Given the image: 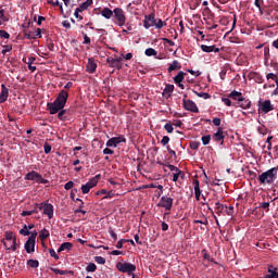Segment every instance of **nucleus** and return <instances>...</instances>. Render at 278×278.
<instances>
[{
  "label": "nucleus",
  "instance_id": "nucleus-1",
  "mask_svg": "<svg viewBox=\"0 0 278 278\" xmlns=\"http://www.w3.org/2000/svg\"><path fill=\"white\" fill-rule=\"evenodd\" d=\"M66 101H68V92L62 90L54 102L48 103V110L50 111V114H58V112L64 110Z\"/></svg>",
  "mask_w": 278,
  "mask_h": 278
},
{
  "label": "nucleus",
  "instance_id": "nucleus-2",
  "mask_svg": "<svg viewBox=\"0 0 278 278\" xmlns=\"http://www.w3.org/2000/svg\"><path fill=\"white\" fill-rule=\"evenodd\" d=\"M113 18H114L113 22L118 27H123L125 26V23H127V16L125 15V11L121 8H115L113 10Z\"/></svg>",
  "mask_w": 278,
  "mask_h": 278
},
{
  "label": "nucleus",
  "instance_id": "nucleus-3",
  "mask_svg": "<svg viewBox=\"0 0 278 278\" xmlns=\"http://www.w3.org/2000/svg\"><path fill=\"white\" fill-rule=\"evenodd\" d=\"M38 236L37 231H33L29 236L28 240L26 241L24 248L26 253H34L36 251V237Z\"/></svg>",
  "mask_w": 278,
  "mask_h": 278
},
{
  "label": "nucleus",
  "instance_id": "nucleus-4",
  "mask_svg": "<svg viewBox=\"0 0 278 278\" xmlns=\"http://www.w3.org/2000/svg\"><path fill=\"white\" fill-rule=\"evenodd\" d=\"M116 268L117 270H119V273H127V275H131L134 273H136V265L131 264V263H117L116 264Z\"/></svg>",
  "mask_w": 278,
  "mask_h": 278
},
{
  "label": "nucleus",
  "instance_id": "nucleus-5",
  "mask_svg": "<svg viewBox=\"0 0 278 278\" xmlns=\"http://www.w3.org/2000/svg\"><path fill=\"white\" fill-rule=\"evenodd\" d=\"M99 184V175L91 178L87 184L81 186L83 194H88L92 188H94Z\"/></svg>",
  "mask_w": 278,
  "mask_h": 278
},
{
  "label": "nucleus",
  "instance_id": "nucleus-6",
  "mask_svg": "<svg viewBox=\"0 0 278 278\" xmlns=\"http://www.w3.org/2000/svg\"><path fill=\"white\" fill-rule=\"evenodd\" d=\"M25 179L28 181H37V184H47V180L42 178V175L38 174L37 172H29L26 176Z\"/></svg>",
  "mask_w": 278,
  "mask_h": 278
},
{
  "label": "nucleus",
  "instance_id": "nucleus-7",
  "mask_svg": "<svg viewBox=\"0 0 278 278\" xmlns=\"http://www.w3.org/2000/svg\"><path fill=\"white\" fill-rule=\"evenodd\" d=\"M273 110H275V106H273L270 100H265L260 104L258 114H268V112H273Z\"/></svg>",
  "mask_w": 278,
  "mask_h": 278
},
{
  "label": "nucleus",
  "instance_id": "nucleus-8",
  "mask_svg": "<svg viewBox=\"0 0 278 278\" xmlns=\"http://www.w3.org/2000/svg\"><path fill=\"white\" fill-rule=\"evenodd\" d=\"M159 207L170 210V207H173V199L169 197L163 195L159 202Z\"/></svg>",
  "mask_w": 278,
  "mask_h": 278
},
{
  "label": "nucleus",
  "instance_id": "nucleus-9",
  "mask_svg": "<svg viewBox=\"0 0 278 278\" xmlns=\"http://www.w3.org/2000/svg\"><path fill=\"white\" fill-rule=\"evenodd\" d=\"M155 15L150 14V15H146L144 20H143V27L146 29H151V27H155Z\"/></svg>",
  "mask_w": 278,
  "mask_h": 278
},
{
  "label": "nucleus",
  "instance_id": "nucleus-10",
  "mask_svg": "<svg viewBox=\"0 0 278 278\" xmlns=\"http://www.w3.org/2000/svg\"><path fill=\"white\" fill-rule=\"evenodd\" d=\"M184 108L188 112H193L194 114L199 113V108L192 100H184Z\"/></svg>",
  "mask_w": 278,
  "mask_h": 278
},
{
  "label": "nucleus",
  "instance_id": "nucleus-11",
  "mask_svg": "<svg viewBox=\"0 0 278 278\" xmlns=\"http://www.w3.org/2000/svg\"><path fill=\"white\" fill-rule=\"evenodd\" d=\"M4 236H5V239H4V240H7V242H12V244H13V251H16V249H18V245L16 244V237L14 236V232H12V231H7V232L4 233Z\"/></svg>",
  "mask_w": 278,
  "mask_h": 278
},
{
  "label": "nucleus",
  "instance_id": "nucleus-12",
  "mask_svg": "<svg viewBox=\"0 0 278 278\" xmlns=\"http://www.w3.org/2000/svg\"><path fill=\"white\" fill-rule=\"evenodd\" d=\"M121 142H125V137H113L106 142V147H118Z\"/></svg>",
  "mask_w": 278,
  "mask_h": 278
},
{
  "label": "nucleus",
  "instance_id": "nucleus-13",
  "mask_svg": "<svg viewBox=\"0 0 278 278\" xmlns=\"http://www.w3.org/2000/svg\"><path fill=\"white\" fill-rule=\"evenodd\" d=\"M39 210H43V214H46L49 219L53 218V206L51 204H41Z\"/></svg>",
  "mask_w": 278,
  "mask_h": 278
},
{
  "label": "nucleus",
  "instance_id": "nucleus-14",
  "mask_svg": "<svg viewBox=\"0 0 278 278\" xmlns=\"http://www.w3.org/2000/svg\"><path fill=\"white\" fill-rule=\"evenodd\" d=\"M9 94L10 91L5 88V85H1L0 103H5V101H8Z\"/></svg>",
  "mask_w": 278,
  "mask_h": 278
},
{
  "label": "nucleus",
  "instance_id": "nucleus-15",
  "mask_svg": "<svg viewBox=\"0 0 278 278\" xmlns=\"http://www.w3.org/2000/svg\"><path fill=\"white\" fill-rule=\"evenodd\" d=\"M201 50L204 53H218L220 51V49L216 48V46H205V45H201Z\"/></svg>",
  "mask_w": 278,
  "mask_h": 278
},
{
  "label": "nucleus",
  "instance_id": "nucleus-16",
  "mask_svg": "<svg viewBox=\"0 0 278 278\" xmlns=\"http://www.w3.org/2000/svg\"><path fill=\"white\" fill-rule=\"evenodd\" d=\"M101 16H103V18H106L108 21H110V18H112L114 16V11H112V9L105 7L101 10Z\"/></svg>",
  "mask_w": 278,
  "mask_h": 278
},
{
  "label": "nucleus",
  "instance_id": "nucleus-17",
  "mask_svg": "<svg viewBox=\"0 0 278 278\" xmlns=\"http://www.w3.org/2000/svg\"><path fill=\"white\" fill-rule=\"evenodd\" d=\"M94 71H97V62L94 59H89L87 63V72L94 73Z\"/></svg>",
  "mask_w": 278,
  "mask_h": 278
},
{
  "label": "nucleus",
  "instance_id": "nucleus-18",
  "mask_svg": "<svg viewBox=\"0 0 278 278\" xmlns=\"http://www.w3.org/2000/svg\"><path fill=\"white\" fill-rule=\"evenodd\" d=\"M228 97H229L230 99H233L235 101H238V103H239V101H242V99H243L242 92H239V91H236V90L231 91V92L228 94Z\"/></svg>",
  "mask_w": 278,
  "mask_h": 278
},
{
  "label": "nucleus",
  "instance_id": "nucleus-19",
  "mask_svg": "<svg viewBox=\"0 0 278 278\" xmlns=\"http://www.w3.org/2000/svg\"><path fill=\"white\" fill-rule=\"evenodd\" d=\"M264 278H278L277 267L269 266L268 274Z\"/></svg>",
  "mask_w": 278,
  "mask_h": 278
},
{
  "label": "nucleus",
  "instance_id": "nucleus-20",
  "mask_svg": "<svg viewBox=\"0 0 278 278\" xmlns=\"http://www.w3.org/2000/svg\"><path fill=\"white\" fill-rule=\"evenodd\" d=\"M238 106L242 110H249V108H251V101L242 98V100L238 101Z\"/></svg>",
  "mask_w": 278,
  "mask_h": 278
},
{
  "label": "nucleus",
  "instance_id": "nucleus-21",
  "mask_svg": "<svg viewBox=\"0 0 278 278\" xmlns=\"http://www.w3.org/2000/svg\"><path fill=\"white\" fill-rule=\"evenodd\" d=\"M193 186H194L195 199L197 201H201V187L199 186V180H194Z\"/></svg>",
  "mask_w": 278,
  "mask_h": 278
},
{
  "label": "nucleus",
  "instance_id": "nucleus-22",
  "mask_svg": "<svg viewBox=\"0 0 278 278\" xmlns=\"http://www.w3.org/2000/svg\"><path fill=\"white\" fill-rule=\"evenodd\" d=\"M179 68H181V65H179V61L174 60L168 66V73H173V71H179Z\"/></svg>",
  "mask_w": 278,
  "mask_h": 278
},
{
  "label": "nucleus",
  "instance_id": "nucleus-23",
  "mask_svg": "<svg viewBox=\"0 0 278 278\" xmlns=\"http://www.w3.org/2000/svg\"><path fill=\"white\" fill-rule=\"evenodd\" d=\"M214 138L216 142H220V140H225V135H223V128L219 127L217 131L214 134Z\"/></svg>",
  "mask_w": 278,
  "mask_h": 278
},
{
  "label": "nucleus",
  "instance_id": "nucleus-24",
  "mask_svg": "<svg viewBox=\"0 0 278 278\" xmlns=\"http://www.w3.org/2000/svg\"><path fill=\"white\" fill-rule=\"evenodd\" d=\"M73 249V243L71 242H64L61 244V247L59 248V253H62V251H71Z\"/></svg>",
  "mask_w": 278,
  "mask_h": 278
},
{
  "label": "nucleus",
  "instance_id": "nucleus-25",
  "mask_svg": "<svg viewBox=\"0 0 278 278\" xmlns=\"http://www.w3.org/2000/svg\"><path fill=\"white\" fill-rule=\"evenodd\" d=\"M225 205L220 204L219 202L215 203V213L218 214V216H220V214H223L225 212Z\"/></svg>",
  "mask_w": 278,
  "mask_h": 278
},
{
  "label": "nucleus",
  "instance_id": "nucleus-26",
  "mask_svg": "<svg viewBox=\"0 0 278 278\" xmlns=\"http://www.w3.org/2000/svg\"><path fill=\"white\" fill-rule=\"evenodd\" d=\"M108 62L111 64V66L115 68H121L122 59H111V60H108Z\"/></svg>",
  "mask_w": 278,
  "mask_h": 278
},
{
  "label": "nucleus",
  "instance_id": "nucleus-27",
  "mask_svg": "<svg viewBox=\"0 0 278 278\" xmlns=\"http://www.w3.org/2000/svg\"><path fill=\"white\" fill-rule=\"evenodd\" d=\"M186 77V73L179 72L177 76L174 77L175 84H181Z\"/></svg>",
  "mask_w": 278,
  "mask_h": 278
},
{
  "label": "nucleus",
  "instance_id": "nucleus-28",
  "mask_svg": "<svg viewBox=\"0 0 278 278\" xmlns=\"http://www.w3.org/2000/svg\"><path fill=\"white\" fill-rule=\"evenodd\" d=\"M3 247L7 249V251H14V243L12 241H8L5 239L2 240Z\"/></svg>",
  "mask_w": 278,
  "mask_h": 278
},
{
  "label": "nucleus",
  "instance_id": "nucleus-29",
  "mask_svg": "<svg viewBox=\"0 0 278 278\" xmlns=\"http://www.w3.org/2000/svg\"><path fill=\"white\" fill-rule=\"evenodd\" d=\"M175 90V86L173 85H166L165 89L163 91V94H167V97H170V93Z\"/></svg>",
  "mask_w": 278,
  "mask_h": 278
},
{
  "label": "nucleus",
  "instance_id": "nucleus-30",
  "mask_svg": "<svg viewBox=\"0 0 278 278\" xmlns=\"http://www.w3.org/2000/svg\"><path fill=\"white\" fill-rule=\"evenodd\" d=\"M27 266H29L30 268H38V266H40V263L37 260H28Z\"/></svg>",
  "mask_w": 278,
  "mask_h": 278
},
{
  "label": "nucleus",
  "instance_id": "nucleus-31",
  "mask_svg": "<svg viewBox=\"0 0 278 278\" xmlns=\"http://www.w3.org/2000/svg\"><path fill=\"white\" fill-rule=\"evenodd\" d=\"M39 238H40V240H47V238H49V230L42 229V230L39 232Z\"/></svg>",
  "mask_w": 278,
  "mask_h": 278
},
{
  "label": "nucleus",
  "instance_id": "nucleus-32",
  "mask_svg": "<svg viewBox=\"0 0 278 278\" xmlns=\"http://www.w3.org/2000/svg\"><path fill=\"white\" fill-rule=\"evenodd\" d=\"M146 55H148V58H151V55H157V51H155L153 48H148L146 50Z\"/></svg>",
  "mask_w": 278,
  "mask_h": 278
},
{
  "label": "nucleus",
  "instance_id": "nucleus-33",
  "mask_svg": "<svg viewBox=\"0 0 278 278\" xmlns=\"http://www.w3.org/2000/svg\"><path fill=\"white\" fill-rule=\"evenodd\" d=\"M86 270L87 273H94V270H97V265L94 263H90L87 265Z\"/></svg>",
  "mask_w": 278,
  "mask_h": 278
},
{
  "label": "nucleus",
  "instance_id": "nucleus-34",
  "mask_svg": "<svg viewBox=\"0 0 278 278\" xmlns=\"http://www.w3.org/2000/svg\"><path fill=\"white\" fill-rule=\"evenodd\" d=\"M90 5H92V0H87V1H85V2L80 5V9H81V10H88V8H90Z\"/></svg>",
  "mask_w": 278,
  "mask_h": 278
},
{
  "label": "nucleus",
  "instance_id": "nucleus-35",
  "mask_svg": "<svg viewBox=\"0 0 278 278\" xmlns=\"http://www.w3.org/2000/svg\"><path fill=\"white\" fill-rule=\"evenodd\" d=\"M194 94H197V97H200L201 99H210V93H207V92H197V91H194Z\"/></svg>",
  "mask_w": 278,
  "mask_h": 278
},
{
  "label": "nucleus",
  "instance_id": "nucleus-36",
  "mask_svg": "<svg viewBox=\"0 0 278 278\" xmlns=\"http://www.w3.org/2000/svg\"><path fill=\"white\" fill-rule=\"evenodd\" d=\"M154 27L156 29H162V27H164V22L162 20H156L155 24H154Z\"/></svg>",
  "mask_w": 278,
  "mask_h": 278
},
{
  "label": "nucleus",
  "instance_id": "nucleus-37",
  "mask_svg": "<svg viewBox=\"0 0 278 278\" xmlns=\"http://www.w3.org/2000/svg\"><path fill=\"white\" fill-rule=\"evenodd\" d=\"M210 140H212V137H211L210 135L202 137V143H203L204 146L210 144Z\"/></svg>",
  "mask_w": 278,
  "mask_h": 278
},
{
  "label": "nucleus",
  "instance_id": "nucleus-38",
  "mask_svg": "<svg viewBox=\"0 0 278 278\" xmlns=\"http://www.w3.org/2000/svg\"><path fill=\"white\" fill-rule=\"evenodd\" d=\"M22 236H29V230L27 229V225H24L23 229L20 230Z\"/></svg>",
  "mask_w": 278,
  "mask_h": 278
},
{
  "label": "nucleus",
  "instance_id": "nucleus-39",
  "mask_svg": "<svg viewBox=\"0 0 278 278\" xmlns=\"http://www.w3.org/2000/svg\"><path fill=\"white\" fill-rule=\"evenodd\" d=\"M23 60H24V62H25L27 65H33L34 62H36V58H34V56H30V58H28V59H23Z\"/></svg>",
  "mask_w": 278,
  "mask_h": 278
},
{
  "label": "nucleus",
  "instance_id": "nucleus-40",
  "mask_svg": "<svg viewBox=\"0 0 278 278\" xmlns=\"http://www.w3.org/2000/svg\"><path fill=\"white\" fill-rule=\"evenodd\" d=\"M225 212L228 216H233V206H225Z\"/></svg>",
  "mask_w": 278,
  "mask_h": 278
},
{
  "label": "nucleus",
  "instance_id": "nucleus-41",
  "mask_svg": "<svg viewBox=\"0 0 278 278\" xmlns=\"http://www.w3.org/2000/svg\"><path fill=\"white\" fill-rule=\"evenodd\" d=\"M164 129L167 131V134H173L174 128L170 124H165Z\"/></svg>",
  "mask_w": 278,
  "mask_h": 278
},
{
  "label": "nucleus",
  "instance_id": "nucleus-42",
  "mask_svg": "<svg viewBox=\"0 0 278 278\" xmlns=\"http://www.w3.org/2000/svg\"><path fill=\"white\" fill-rule=\"evenodd\" d=\"M0 38L8 40V38H10V34L5 30H0Z\"/></svg>",
  "mask_w": 278,
  "mask_h": 278
},
{
  "label": "nucleus",
  "instance_id": "nucleus-43",
  "mask_svg": "<svg viewBox=\"0 0 278 278\" xmlns=\"http://www.w3.org/2000/svg\"><path fill=\"white\" fill-rule=\"evenodd\" d=\"M168 142H170V138H168V136H164L163 139L161 140V144H163L164 147H166Z\"/></svg>",
  "mask_w": 278,
  "mask_h": 278
},
{
  "label": "nucleus",
  "instance_id": "nucleus-44",
  "mask_svg": "<svg viewBox=\"0 0 278 278\" xmlns=\"http://www.w3.org/2000/svg\"><path fill=\"white\" fill-rule=\"evenodd\" d=\"M166 167L172 172V173H179V168L175 167V165H166Z\"/></svg>",
  "mask_w": 278,
  "mask_h": 278
},
{
  "label": "nucleus",
  "instance_id": "nucleus-45",
  "mask_svg": "<svg viewBox=\"0 0 278 278\" xmlns=\"http://www.w3.org/2000/svg\"><path fill=\"white\" fill-rule=\"evenodd\" d=\"M12 51V46H4L2 49V54L5 55V53H10Z\"/></svg>",
  "mask_w": 278,
  "mask_h": 278
},
{
  "label": "nucleus",
  "instance_id": "nucleus-46",
  "mask_svg": "<svg viewBox=\"0 0 278 278\" xmlns=\"http://www.w3.org/2000/svg\"><path fill=\"white\" fill-rule=\"evenodd\" d=\"M188 73H190V75H193L194 77H199V75H201L200 71L194 70H188Z\"/></svg>",
  "mask_w": 278,
  "mask_h": 278
},
{
  "label": "nucleus",
  "instance_id": "nucleus-47",
  "mask_svg": "<svg viewBox=\"0 0 278 278\" xmlns=\"http://www.w3.org/2000/svg\"><path fill=\"white\" fill-rule=\"evenodd\" d=\"M5 21H8V20L5 18V15H3V10H0V25L5 23Z\"/></svg>",
  "mask_w": 278,
  "mask_h": 278
},
{
  "label": "nucleus",
  "instance_id": "nucleus-48",
  "mask_svg": "<svg viewBox=\"0 0 278 278\" xmlns=\"http://www.w3.org/2000/svg\"><path fill=\"white\" fill-rule=\"evenodd\" d=\"M34 38H42V30L40 28L36 29Z\"/></svg>",
  "mask_w": 278,
  "mask_h": 278
},
{
  "label": "nucleus",
  "instance_id": "nucleus-49",
  "mask_svg": "<svg viewBox=\"0 0 278 278\" xmlns=\"http://www.w3.org/2000/svg\"><path fill=\"white\" fill-rule=\"evenodd\" d=\"M104 155H113L114 154V150L110 149V148H105L103 150Z\"/></svg>",
  "mask_w": 278,
  "mask_h": 278
},
{
  "label": "nucleus",
  "instance_id": "nucleus-50",
  "mask_svg": "<svg viewBox=\"0 0 278 278\" xmlns=\"http://www.w3.org/2000/svg\"><path fill=\"white\" fill-rule=\"evenodd\" d=\"M180 175H181V172L173 173V181H178Z\"/></svg>",
  "mask_w": 278,
  "mask_h": 278
},
{
  "label": "nucleus",
  "instance_id": "nucleus-51",
  "mask_svg": "<svg viewBox=\"0 0 278 278\" xmlns=\"http://www.w3.org/2000/svg\"><path fill=\"white\" fill-rule=\"evenodd\" d=\"M73 186H75V182L68 181L65 184L64 188H65V190H71L73 188Z\"/></svg>",
  "mask_w": 278,
  "mask_h": 278
},
{
  "label": "nucleus",
  "instance_id": "nucleus-52",
  "mask_svg": "<svg viewBox=\"0 0 278 278\" xmlns=\"http://www.w3.org/2000/svg\"><path fill=\"white\" fill-rule=\"evenodd\" d=\"M223 103H225V105H227L228 108H231V100H229L228 98H222Z\"/></svg>",
  "mask_w": 278,
  "mask_h": 278
},
{
  "label": "nucleus",
  "instance_id": "nucleus-53",
  "mask_svg": "<svg viewBox=\"0 0 278 278\" xmlns=\"http://www.w3.org/2000/svg\"><path fill=\"white\" fill-rule=\"evenodd\" d=\"M31 214H36V211H23L22 216H31Z\"/></svg>",
  "mask_w": 278,
  "mask_h": 278
},
{
  "label": "nucleus",
  "instance_id": "nucleus-54",
  "mask_svg": "<svg viewBox=\"0 0 278 278\" xmlns=\"http://www.w3.org/2000/svg\"><path fill=\"white\" fill-rule=\"evenodd\" d=\"M109 233L113 238V240H118V236L116 235V232H114V230L109 229Z\"/></svg>",
  "mask_w": 278,
  "mask_h": 278
},
{
  "label": "nucleus",
  "instance_id": "nucleus-55",
  "mask_svg": "<svg viewBox=\"0 0 278 278\" xmlns=\"http://www.w3.org/2000/svg\"><path fill=\"white\" fill-rule=\"evenodd\" d=\"M267 79H273L274 81H277V75H275L274 73H269L267 74Z\"/></svg>",
  "mask_w": 278,
  "mask_h": 278
},
{
  "label": "nucleus",
  "instance_id": "nucleus-56",
  "mask_svg": "<svg viewBox=\"0 0 278 278\" xmlns=\"http://www.w3.org/2000/svg\"><path fill=\"white\" fill-rule=\"evenodd\" d=\"M213 124L215 125V127H220V118L218 117L213 118Z\"/></svg>",
  "mask_w": 278,
  "mask_h": 278
},
{
  "label": "nucleus",
  "instance_id": "nucleus-57",
  "mask_svg": "<svg viewBox=\"0 0 278 278\" xmlns=\"http://www.w3.org/2000/svg\"><path fill=\"white\" fill-rule=\"evenodd\" d=\"M260 207H262L263 210H268V207H270V203L263 202V203H261Z\"/></svg>",
  "mask_w": 278,
  "mask_h": 278
},
{
  "label": "nucleus",
  "instance_id": "nucleus-58",
  "mask_svg": "<svg viewBox=\"0 0 278 278\" xmlns=\"http://www.w3.org/2000/svg\"><path fill=\"white\" fill-rule=\"evenodd\" d=\"M96 262H97L98 264H105V260H104L102 256H97V257H96Z\"/></svg>",
  "mask_w": 278,
  "mask_h": 278
},
{
  "label": "nucleus",
  "instance_id": "nucleus-59",
  "mask_svg": "<svg viewBox=\"0 0 278 278\" xmlns=\"http://www.w3.org/2000/svg\"><path fill=\"white\" fill-rule=\"evenodd\" d=\"M51 257H54V260H60V256H58V253H55V250H50Z\"/></svg>",
  "mask_w": 278,
  "mask_h": 278
},
{
  "label": "nucleus",
  "instance_id": "nucleus-60",
  "mask_svg": "<svg viewBox=\"0 0 278 278\" xmlns=\"http://www.w3.org/2000/svg\"><path fill=\"white\" fill-rule=\"evenodd\" d=\"M124 242H127V240L121 239L119 241H117L116 249H121Z\"/></svg>",
  "mask_w": 278,
  "mask_h": 278
},
{
  "label": "nucleus",
  "instance_id": "nucleus-61",
  "mask_svg": "<svg viewBox=\"0 0 278 278\" xmlns=\"http://www.w3.org/2000/svg\"><path fill=\"white\" fill-rule=\"evenodd\" d=\"M43 149H45V153H47V154L51 153V147L49 146V143H46Z\"/></svg>",
  "mask_w": 278,
  "mask_h": 278
},
{
  "label": "nucleus",
  "instance_id": "nucleus-62",
  "mask_svg": "<svg viewBox=\"0 0 278 278\" xmlns=\"http://www.w3.org/2000/svg\"><path fill=\"white\" fill-rule=\"evenodd\" d=\"M84 45H90V37L88 35H84Z\"/></svg>",
  "mask_w": 278,
  "mask_h": 278
},
{
  "label": "nucleus",
  "instance_id": "nucleus-63",
  "mask_svg": "<svg viewBox=\"0 0 278 278\" xmlns=\"http://www.w3.org/2000/svg\"><path fill=\"white\" fill-rule=\"evenodd\" d=\"M62 25H63V27H65V29H70V27H71V23L68 21H63Z\"/></svg>",
  "mask_w": 278,
  "mask_h": 278
},
{
  "label": "nucleus",
  "instance_id": "nucleus-64",
  "mask_svg": "<svg viewBox=\"0 0 278 278\" xmlns=\"http://www.w3.org/2000/svg\"><path fill=\"white\" fill-rule=\"evenodd\" d=\"M162 231H168V224L166 222L162 223Z\"/></svg>",
  "mask_w": 278,
  "mask_h": 278
}]
</instances>
